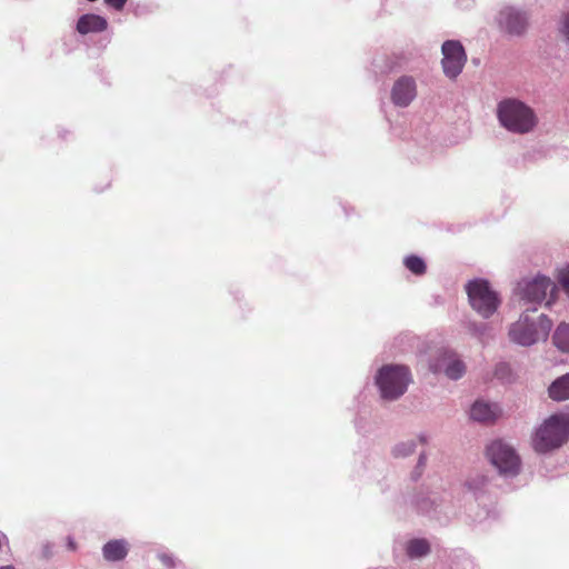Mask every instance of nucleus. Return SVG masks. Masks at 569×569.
I'll return each mask as SVG.
<instances>
[{
  "label": "nucleus",
  "instance_id": "a211bd4d",
  "mask_svg": "<svg viewBox=\"0 0 569 569\" xmlns=\"http://www.w3.org/2000/svg\"><path fill=\"white\" fill-rule=\"evenodd\" d=\"M405 266L415 274L421 276L426 272V263L418 256H409L405 259Z\"/></svg>",
  "mask_w": 569,
  "mask_h": 569
},
{
  "label": "nucleus",
  "instance_id": "20e7f679",
  "mask_svg": "<svg viewBox=\"0 0 569 569\" xmlns=\"http://www.w3.org/2000/svg\"><path fill=\"white\" fill-rule=\"evenodd\" d=\"M551 321L540 316L538 321H529L527 315L520 317V319L513 323L509 330L510 339L521 346H531L540 339H546L551 330Z\"/></svg>",
  "mask_w": 569,
  "mask_h": 569
},
{
  "label": "nucleus",
  "instance_id": "aec40b11",
  "mask_svg": "<svg viewBox=\"0 0 569 569\" xmlns=\"http://www.w3.org/2000/svg\"><path fill=\"white\" fill-rule=\"evenodd\" d=\"M560 31L565 36V38L569 41V12L566 13L562 18Z\"/></svg>",
  "mask_w": 569,
  "mask_h": 569
},
{
  "label": "nucleus",
  "instance_id": "412c9836",
  "mask_svg": "<svg viewBox=\"0 0 569 569\" xmlns=\"http://www.w3.org/2000/svg\"><path fill=\"white\" fill-rule=\"evenodd\" d=\"M106 4H108L109 7L120 11L123 9V7L126 6L127 3V0H104Z\"/></svg>",
  "mask_w": 569,
  "mask_h": 569
},
{
  "label": "nucleus",
  "instance_id": "4468645a",
  "mask_svg": "<svg viewBox=\"0 0 569 569\" xmlns=\"http://www.w3.org/2000/svg\"><path fill=\"white\" fill-rule=\"evenodd\" d=\"M470 416L473 420L480 422L493 421L497 417V408L487 402L476 401L471 407Z\"/></svg>",
  "mask_w": 569,
  "mask_h": 569
},
{
  "label": "nucleus",
  "instance_id": "9b49d317",
  "mask_svg": "<svg viewBox=\"0 0 569 569\" xmlns=\"http://www.w3.org/2000/svg\"><path fill=\"white\" fill-rule=\"evenodd\" d=\"M499 22L508 33L516 36L523 33L528 26L526 14L512 8H507L500 12Z\"/></svg>",
  "mask_w": 569,
  "mask_h": 569
},
{
  "label": "nucleus",
  "instance_id": "1a4fd4ad",
  "mask_svg": "<svg viewBox=\"0 0 569 569\" xmlns=\"http://www.w3.org/2000/svg\"><path fill=\"white\" fill-rule=\"evenodd\" d=\"M417 96L416 80L410 76L400 77L391 89V100L398 107H408Z\"/></svg>",
  "mask_w": 569,
  "mask_h": 569
},
{
  "label": "nucleus",
  "instance_id": "6e6552de",
  "mask_svg": "<svg viewBox=\"0 0 569 569\" xmlns=\"http://www.w3.org/2000/svg\"><path fill=\"white\" fill-rule=\"evenodd\" d=\"M556 292V284L547 277H537L528 282L521 289V297L523 300L533 303H540L547 300V305H550L553 300Z\"/></svg>",
  "mask_w": 569,
  "mask_h": 569
},
{
  "label": "nucleus",
  "instance_id": "2eb2a0df",
  "mask_svg": "<svg viewBox=\"0 0 569 569\" xmlns=\"http://www.w3.org/2000/svg\"><path fill=\"white\" fill-rule=\"evenodd\" d=\"M549 397L556 401L569 399V373L556 379L548 389Z\"/></svg>",
  "mask_w": 569,
  "mask_h": 569
},
{
  "label": "nucleus",
  "instance_id": "7ed1b4c3",
  "mask_svg": "<svg viewBox=\"0 0 569 569\" xmlns=\"http://www.w3.org/2000/svg\"><path fill=\"white\" fill-rule=\"evenodd\" d=\"M410 382L411 375L408 367L400 365H386L376 376L380 395L386 400H396L401 397Z\"/></svg>",
  "mask_w": 569,
  "mask_h": 569
},
{
  "label": "nucleus",
  "instance_id": "423d86ee",
  "mask_svg": "<svg viewBox=\"0 0 569 569\" xmlns=\"http://www.w3.org/2000/svg\"><path fill=\"white\" fill-rule=\"evenodd\" d=\"M487 457L502 475L515 476L519 471V457L510 446L501 440L492 441L487 447Z\"/></svg>",
  "mask_w": 569,
  "mask_h": 569
},
{
  "label": "nucleus",
  "instance_id": "dca6fc26",
  "mask_svg": "<svg viewBox=\"0 0 569 569\" xmlns=\"http://www.w3.org/2000/svg\"><path fill=\"white\" fill-rule=\"evenodd\" d=\"M553 343L555 346L563 351L569 352V325L561 323L558 326L553 333Z\"/></svg>",
  "mask_w": 569,
  "mask_h": 569
},
{
  "label": "nucleus",
  "instance_id": "393cba45",
  "mask_svg": "<svg viewBox=\"0 0 569 569\" xmlns=\"http://www.w3.org/2000/svg\"><path fill=\"white\" fill-rule=\"evenodd\" d=\"M0 569H14V567H12V566H3V567H0Z\"/></svg>",
  "mask_w": 569,
  "mask_h": 569
},
{
  "label": "nucleus",
  "instance_id": "f03ea898",
  "mask_svg": "<svg viewBox=\"0 0 569 569\" xmlns=\"http://www.w3.org/2000/svg\"><path fill=\"white\" fill-rule=\"evenodd\" d=\"M569 438V417L553 415L537 430L533 447L538 452H547L562 446Z\"/></svg>",
  "mask_w": 569,
  "mask_h": 569
},
{
  "label": "nucleus",
  "instance_id": "ddd939ff",
  "mask_svg": "<svg viewBox=\"0 0 569 569\" xmlns=\"http://www.w3.org/2000/svg\"><path fill=\"white\" fill-rule=\"evenodd\" d=\"M103 557L108 561H120L128 555V543L124 540H110L102 548Z\"/></svg>",
  "mask_w": 569,
  "mask_h": 569
},
{
  "label": "nucleus",
  "instance_id": "f3484780",
  "mask_svg": "<svg viewBox=\"0 0 569 569\" xmlns=\"http://www.w3.org/2000/svg\"><path fill=\"white\" fill-rule=\"evenodd\" d=\"M430 551L429 542L426 539H413L408 543L407 552L411 558L426 556Z\"/></svg>",
  "mask_w": 569,
  "mask_h": 569
},
{
  "label": "nucleus",
  "instance_id": "b1692460",
  "mask_svg": "<svg viewBox=\"0 0 569 569\" xmlns=\"http://www.w3.org/2000/svg\"><path fill=\"white\" fill-rule=\"evenodd\" d=\"M52 555L51 549L48 545L43 546L42 548V557L49 558Z\"/></svg>",
  "mask_w": 569,
  "mask_h": 569
},
{
  "label": "nucleus",
  "instance_id": "f257e3e1",
  "mask_svg": "<svg viewBox=\"0 0 569 569\" xmlns=\"http://www.w3.org/2000/svg\"><path fill=\"white\" fill-rule=\"evenodd\" d=\"M498 118L505 128L517 133H527L537 124L532 109L515 99L503 100L499 103Z\"/></svg>",
  "mask_w": 569,
  "mask_h": 569
},
{
  "label": "nucleus",
  "instance_id": "a878e982",
  "mask_svg": "<svg viewBox=\"0 0 569 569\" xmlns=\"http://www.w3.org/2000/svg\"><path fill=\"white\" fill-rule=\"evenodd\" d=\"M423 461H425V457H423V456H421V457L419 458V463H423Z\"/></svg>",
  "mask_w": 569,
  "mask_h": 569
},
{
  "label": "nucleus",
  "instance_id": "f8f14e48",
  "mask_svg": "<svg viewBox=\"0 0 569 569\" xmlns=\"http://www.w3.org/2000/svg\"><path fill=\"white\" fill-rule=\"evenodd\" d=\"M107 28V20L103 17L93 13L81 16L77 22V31L81 34L102 32Z\"/></svg>",
  "mask_w": 569,
  "mask_h": 569
},
{
  "label": "nucleus",
  "instance_id": "9d476101",
  "mask_svg": "<svg viewBox=\"0 0 569 569\" xmlns=\"http://www.w3.org/2000/svg\"><path fill=\"white\" fill-rule=\"evenodd\" d=\"M433 372L443 371L450 379H459L463 376L466 367L457 356L449 351H441L437 361L431 366Z\"/></svg>",
  "mask_w": 569,
  "mask_h": 569
},
{
  "label": "nucleus",
  "instance_id": "39448f33",
  "mask_svg": "<svg viewBox=\"0 0 569 569\" xmlns=\"http://www.w3.org/2000/svg\"><path fill=\"white\" fill-rule=\"evenodd\" d=\"M466 289L472 308L482 317L488 318L497 310L499 299L497 293L490 289L488 281H470Z\"/></svg>",
  "mask_w": 569,
  "mask_h": 569
},
{
  "label": "nucleus",
  "instance_id": "5701e85b",
  "mask_svg": "<svg viewBox=\"0 0 569 569\" xmlns=\"http://www.w3.org/2000/svg\"><path fill=\"white\" fill-rule=\"evenodd\" d=\"M159 559L167 567H173L174 566V561H173L172 557L167 555V553L160 555Z\"/></svg>",
  "mask_w": 569,
  "mask_h": 569
},
{
  "label": "nucleus",
  "instance_id": "4be33fe9",
  "mask_svg": "<svg viewBox=\"0 0 569 569\" xmlns=\"http://www.w3.org/2000/svg\"><path fill=\"white\" fill-rule=\"evenodd\" d=\"M509 373V367L507 365H499L497 368H496V371H495V375L499 378V379H505L506 376Z\"/></svg>",
  "mask_w": 569,
  "mask_h": 569
},
{
  "label": "nucleus",
  "instance_id": "0eeeda50",
  "mask_svg": "<svg viewBox=\"0 0 569 569\" xmlns=\"http://www.w3.org/2000/svg\"><path fill=\"white\" fill-rule=\"evenodd\" d=\"M442 68L447 77L455 79L467 61V54L462 44L456 40H448L442 44Z\"/></svg>",
  "mask_w": 569,
  "mask_h": 569
},
{
  "label": "nucleus",
  "instance_id": "6ab92c4d",
  "mask_svg": "<svg viewBox=\"0 0 569 569\" xmlns=\"http://www.w3.org/2000/svg\"><path fill=\"white\" fill-rule=\"evenodd\" d=\"M558 281L562 286L563 290L569 295V266L559 270Z\"/></svg>",
  "mask_w": 569,
  "mask_h": 569
}]
</instances>
